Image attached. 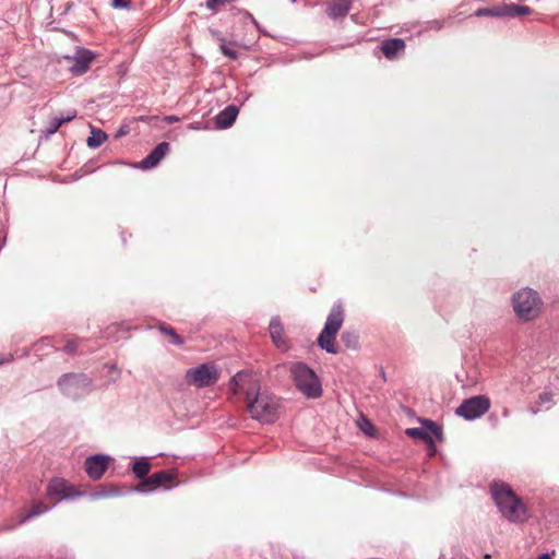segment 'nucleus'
Listing matches in <instances>:
<instances>
[{
	"label": "nucleus",
	"mask_w": 559,
	"mask_h": 559,
	"mask_svg": "<svg viewBox=\"0 0 559 559\" xmlns=\"http://www.w3.org/2000/svg\"><path fill=\"white\" fill-rule=\"evenodd\" d=\"M52 507H46L43 502H35L31 507L29 511L23 513L20 519V523H25L35 516L48 512Z\"/></svg>",
	"instance_id": "21"
},
{
	"label": "nucleus",
	"mask_w": 559,
	"mask_h": 559,
	"mask_svg": "<svg viewBox=\"0 0 559 559\" xmlns=\"http://www.w3.org/2000/svg\"><path fill=\"white\" fill-rule=\"evenodd\" d=\"M289 372L297 390L307 399H318L322 395L321 380L316 371L306 362L295 361L289 365Z\"/></svg>",
	"instance_id": "2"
},
{
	"label": "nucleus",
	"mask_w": 559,
	"mask_h": 559,
	"mask_svg": "<svg viewBox=\"0 0 559 559\" xmlns=\"http://www.w3.org/2000/svg\"><path fill=\"white\" fill-rule=\"evenodd\" d=\"M180 119L178 116H165L164 121L167 123H175L178 122Z\"/></svg>",
	"instance_id": "38"
},
{
	"label": "nucleus",
	"mask_w": 559,
	"mask_h": 559,
	"mask_svg": "<svg viewBox=\"0 0 559 559\" xmlns=\"http://www.w3.org/2000/svg\"><path fill=\"white\" fill-rule=\"evenodd\" d=\"M248 411L251 417L264 424L275 421L277 415L276 400L266 393H261L255 388L246 391Z\"/></svg>",
	"instance_id": "3"
},
{
	"label": "nucleus",
	"mask_w": 559,
	"mask_h": 559,
	"mask_svg": "<svg viewBox=\"0 0 559 559\" xmlns=\"http://www.w3.org/2000/svg\"><path fill=\"white\" fill-rule=\"evenodd\" d=\"M406 433L407 436L409 437H414V438H418V439H421V440H425L426 442L432 444L433 441L429 435L428 431H426L425 429L423 428H408L406 430Z\"/></svg>",
	"instance_id": "26"
},
{
	"label": "nucleus",
	"mask_w": 559,
	"mask_h": 559,
	"mask_svg": "<svg viewBox=\"0 0 559 559\" xmlns=\"http://www.w3.org/2000/svg\"><path fill=\"white\" fill-rule=\"evenodd\" d=\"M474 15L477 17H503V5L495 8H479L475 11Z\"/></svg>",
	"instance_id": "23"
},
{
	"label": "nucleus",
	"mask_w": 559,
	"mask_h": 559,
	"mask_svg": "<svg viewBox=\"0 0 559 559\" xmlns=\"http://www.w3.org/2000/svg\"><path fill=\"white\" fill-rule=\"evenodd\" d=\"M537 559H551L550 555L545 552V554H542Z\"/></svg>",
	"instance_id": "40"
},
{
	"label": "nucleus",
	"mask_w": 559,
	"mask_h": 559,
	"mask_svg": "<svg viewBox=\"0 0 559 559\" xmlns=\"http://www.w3.org/2000/svg\"><path fill=\"white\" fill-rule=\"evenodd\" d=\"M111 7L114 9H129L131 3L129 0H111Z\"/></svg>",
	"instance_id": "33"
},
{
	"label": "nucleus",
	"mask_w": 559,
	"mask_h": 559,
	"mask_svg": "<svg viewBox=\"0 0 559 559\" xmlns=\"http://www.w3.org/2000/svg\"><path fill=\"white\" fill-rule=\"evenodd\" d=\"M269 332H270V336H271L274 345L278 349H281L283 352L288 350L289 346H288L287 341L283 337L284 328H283L280 317H273L271 319L270 324H269Z\"/></svg>",
	"instance_id": "14"
},
{
	"label": "nucleus",
	"mask_w": 559,
	"mask_h": 559,
	"mask_svg": "<svg viewBox=\"0 0 559 559\" xmlns=\"http://www.w3.org/2000/svg\"><path fill=\"white\" fill-rule=\"evenodd\" d=\"M359 428L361 431H364L366 435L372 436L373 435V425L371 421L365 417L361 418V421L359 423Z\"/></svg>",
	"instance_id": "29"
},
{
	"label": "nucleus",
	"mask_w": 559,
	"mask_h": 559,
	"mask_svg": "<svg viewBox=\"0 0 559 559\" xmlns=\"http://www.w3.org/2000/svg\"><path fill=\"white\" fill-rule=\"evenodd\" d=\"M110 457L105 454H93L86 457L84 462L85 472L93 480H98L103 477L108 468Z\"/></svg>",
	"instance_id": "10"
},
{
	"label": "nucleus",
	"mask_w": 559,
	"mask_h": 559,
	"mask_svg": "<svg viewBox=\"0 0 559 559\" xmlns=\"http://www.w3.org/2000/svg\"><path fill=\"white\" fill-rule=\"evenodd\" d=\"M110 370H114L116 371L117 373H120V371L118 370V368L114 365L109 366Z\"/></svg>",
	"instance_id": "41"
},
{
	"label": "nucleus",
	"mask_w": 559,
	"mask_h": 559,
	"mask_svg": "<svg viewBox=\"0 0 559 559\" xmlns=\"http://www.w3.org/2000/svg\"><path fill=\"white\" fill-rule=\"evenodd\" d=\"M189 129H192V130H200L201 127H200V123L199 122H194V123H191L189 126Z\"/></svg>",
	"instance_id": "39"
},
{
	"label": "nucleus",
	"mask_w": 559,
	"mask_h": 559,
	"mask_svg": "<svg viewBox=\"0 0 559 559\" xmlns=\"http://www.w3.org/2000/svg\"><path fill=\"white\" fill-rule=\"evenodd\" d=\"M76 114H78L76 110L72 109V110L68 111L67 116H61L59 118H60V120H62V123H66V122L73 120L76 117Z\"/></svg>",
	"instance_id": "35"
},
{
	"label": "nucleus",
	"mask_w": 559,
	"mask_h": 559,
	"mask_svg": "<svg viewBox=\"0 0 559 559\" xmlns=\"http://www.w3.org/2000/svg\"><path fill=\"white\" fill-rule=\"evenodd\" d=\"M62 124L63 123H62V120H60V118H53L52 120L49 121L48 127L41 131L43 136H45L46 139L50 138L52 134H55L59 130V128Z\"/></svg>",
	"instance_id": "27"
},
{
	"label": "nucleus",
	"mask_w": 559,
	"mask_h": 559,
	"mask_svg": "<svg viewBox=\"0 0 559 559\" xmlns=\"http://www.w3.org/2000/svg\"><path fill=\"white\" fill-rule=\"evenodd\" d=\"M95 55L87 49H80L76 51L73 57V62L70 66V70L74 75H81L87 72L90 69L91 62L93 61Z\"/></svg>",
	"instance_id": "13"
},
{
	"label": "nucleus",
	"mask_w": 559,
	"mask_h": 559,
	"mask_svg": "<svg viewBox=\"0 0 559 559\" xmlns=\"http://www.w3.org/2000/svg\"><path fill=\"white\" fill-rule=\"evenodd\" d=\"M344 309L341 302L332 306L330 313L324 323V328L318 336L317 343L320 348L329 354H337L338 349L334 345L336 334L341 330L344 322Z\"/></svg>",
	"instance_id": "4"
},
{
	"label": "nucleus",
	"mask_w": 559,
	"mask_h": 559,
	"mask_svg": "<svg viewBox=\"0 0 559 559\" xmlns=\"http://www.w3.org/2000/svg\"><path fill=\"white\" fill-rule=\"evenodd\" d=\"M78 349V343L76 341H73V340H70L66 343L64 347H63V350L67 353V354H74Z\"/></svg>",
	"instance_id": "34"
},
{
	"label": "nucleus",
	"mask_w": 559,
	"mask_h": 559,
	"mask_svg": "<svg viewBox=\"0 0 559 559\" xmlns=\"http://www.w3.org/2000/svg\"><path fill=\"white\" fill-rule=\"evenodd\" d=\"M151 471V463L148 462V459L145 456H142L138 459L133 465H132V472L135 475L136 478L144 480L146 477H148V473Z\"/></svg>",
	"instance_id": "19"
},
{
	"label": "nucleus",
	"mask_w": 559,
	"mask_h": 559,
	"mask_svg": "<svg viewBox=\"0 0 559 559\" xmlns=\"http://www.w3.org/2000/svg\"><path fill=\"white\" fill-rule=\"evenodd\" d=\"M551 397H552L551 393L546 392V393L540 394L539 395V404L544 405L546 403H549L551 401Z\"/></svg>",
	"instance_id": "36"
},
{
	"label": "nucleus",
	"mask_w": 559,
	"mask_h": 559,
	"mask_svg": "<svg viewBox=\"0 0 559 559\" xmlns=\"http://www.w3.org/2000/svg\"><path fill=\"white\" fill-rule=\"evenodd\" d=\"M169 148L170 145L168 142H160L145 158L140 162L139 168L142 170H150L155 168L167 155Z\"/></svg>",
	"instance_id": "11"
},
{
	"label": "nucleus",
	"mask_w": 559,
	"mask_h": 559,
	"mask_svg": "<svg viewBox=\"0 0 559 559\" xmlns=\"http://www.w3.org/2000/svg\"><path fill=\"white\" fill-rule=\"evenodd\" d=\"M159 330L162 333L171 336V343L174 345L180 346L185 343L183 338L179 334H177V332L171 326L166 325V324H160Z\"/></svg>",
	"instance_id": "25"
},
{
	"label": "nucleus",
	"mask_w": 559,
	"mask_h": 559,
	"mask_svg": "<svg viewBox=\"0 0 559 559\" xmlns=\"http://www.w3.org/2000/svg\"><path fill=\"white\" fill-rule=\"evenodd\" d=\"M3 362H4V360L2 358H0V365L3 364Z\"/></svg>",
	"instance_id": "42"
},
{
	"label": "nucleus",
	"mask_w": 559,
	"mask_h": 559,
	"mask_svg": "<svg viewBox=\"0 0 559 559\" xmlns=\"http://www.w3.org/2000/svg\"><path fill=\"white\" fill-rule=\"evenodd\" d=\"M352 8V0H331L326 7V14L332 20L344 19Z\"/></svg>",
	"instance_id": "15"
},
{
	"label": "nucleus",
	"mask_w": 559,
	"mask_h": 559,
	"mask_svg": "<svg viewBox=\"0 0 559 559\" xmlns=\"http://www.w3.org/2000/svg\"><path fill=\"white\" fill-rule=\"evenodd\" d=\"M126 493L123 488L109 485V486H99L95 490L90 493L91 499L99 500L106 498L120 497Z\"/></svg>",
	"instance_id": "18"
},
{
	"label": "nucleus",
	"mask_w": 559,
	"mask_h": 559,
	"mask_svg": "<svg viewBox=\"0 0 559 559\" xmlns=\"http://www.w3.org/2000/svg\"><path fill=\"white\" fill-rule=\"evenodd\" d=\"M129 132V127L127 124L121 126L116 132V138H121Z\"/></svg>",
	"instance_id": "37"
},
{
	"label": "nucleus",
	"mask_w": 559,
	"mask_h": 559,
	"mask_svg": "<svg viewBox=\"0 0 559 559\" xmlns=\"http://www.w3.org/2000/svg\"><path fill=\"white\" fill-rule=\"evenodd\" d=\"M491 497L501 515L511 523H523L528 519L527 509L522 499L504 483L490 485Z\"/></svg>",
	"instance_id": "1"
},
{
	"label": "nucleus",
	"mask_w": 559,
	"mask_h": 559,
	"mask_svg": "<svg viewBox=\"0 0 559 559\" xmlns=\"http://www.w3.org/2000/svg\"><path fill=\"white\" fill-rule=\"evenodd\" d=\"M57 384L63 395L78 400L90 393L92 380L84 373H66Z\"/></svg>",
	"instance_id": "7"
},
{
	"label": "nucleus",
	"mask_w": 559,
	"mask_h": 559,
	"mask_svg": "<svg viewBox=\"0 0 559 559\" xmlns=\"http://www.w3.org/2000/svg\"><path fill=\"white\" fill-rule=\"evenodd\" d=\"M292 2H296L297 0H290Z\"/></svg>",
	"instance_id": "43"
},
{
	"label": "nucleus",
	"mask_w": 559,
	"mask_h": 559,
	"mask_svg": "<svg viewBox=\"0 0 559 559\" xmlns=\"http://www.w3.org/2000/svg\"><path fill=\"white\" fill-rule=\"evenodd\" d=\"M46 495L49 498H56L57 501H62L83 496L84 492L75 490L66 479L53 478L47 486Z\"/></svg>",
	"instance_id": "9"
},
{
	"label": "nucleus",
	"mask_w": 559,
	"mask_h": 559,
	"mask_svg": "<svg viewBox=\"0 0 559 559\" xmlns=\"http://www.w3.org/2000/svg\"><path fill=\"white\" fill-rule=\"evenodd\" d=\"M221 368L214 362H204L190 368L185 373V382L189 386L203 389L214 385L221 378Z\"/></svg>",
	"instance_id": "6"
},
{
	"label": "nucleus",
	"mask_w": 559,
	"mask_h": 559,
	"mask_svg": "<svg viewBox=\"0 0 559 559\" xmlns=\"http://www.w3.org/2000/svg\"><path fill=\"white\" fill-rule=\"evenodd\" d=\"M489 408V399L485 395H477L464 400L455 409V414L466 420H475L486 414Z\"/></svg>",
	"instance_id": "8"
},
{
	"label": "nucleus",
	"mask_w": 559,
	"mask_h": 559,
	"mask_svg": "<svg viewBox=\"0 0 559 559\" xmlns=\"http://www.w3.org/2000/svg\"><path fill=\"white\" fill-rule=\"evenodd\" d=\"M512 305L515 314L521 320L530 321L538 314L542 301L537 292L532 288H523L513 295Z\"/></svg>",
	"instance_id": "5"
},
{
	"label": "nucleus",
	"mask_w": 559,
	"mask_h": 559,
	"mask_svg": "<svg viewBox=\"0 0 559 559\" xmlns=\"http://www.w3.org/2000/svg\"><path fill=\"white\" fill-rule=\"evenodd\" d=\"M243 376H245V373L242 371H239L230 378L229 385L235 394H238L243 388V384H242Z\"/></svg>",
	"instance_id": "28"
},
{
	"label": "nucleus",
	"mask_w": 559,
	"mask_h": 559,
	"mask_svg": "<svg viewBox=\"0 0 559 559\" xmlns=\"http://www.w3.org/2000/svg\"><path fill=\"white\" fill-rule=\"evenodd\" d=\"M428 428L430 430V432L439 440L441 441L442 440V429L440 426H438L436 423L433 421H428Z\"/></svg>",
	"instance_id": "30"
},
{
	"label": "nucleus",
	"mask_w": 559,
	"mask_h": 559,
	"mask_svg": "<svg viewBox=\"0 0 559 559\" xmlns=\"http://www.w3.org/2000/svg\"><path fill=\"white\" fill-rule=\"evenodd\" d=\"M382 53L390 60L402 55L405 50V41L402 38H389L381 43Z\"/></svg>",
	"instance_id": "16"
},
{
	"label": "nucleus",
	"mask_w": 559,
	"mask_h": 559,
	"mask_svg": "<svg viewBox=\"0 0 559 559\" xmlns=\"http://www.w3.org/2000/svg\"><path fill=\"white\" fill-rule=\"evenodd\" d=\"M107 140V134L99 129H92L91 135L87 139V145L91 148L100 146Z\"/></svg>",
	"instance_id": "22"
},
{
	"label": "nucleus",
	"mask_w": 559,
	"mask_h": 559,
	"mask_svg": "<svg viewBox=\"0 0 559 559\" xmlns=\"http://www.w3.org/2000/svg\"><path fill=\"white\" fill-rule=\"evenodd\" d=\"M532 12V9L527 5L516 4V3H509L503 4V16L508 17H515V16H523L527 15Z\"/></svg>",
	"instance_id": "20"
},
{
	"label": "nucleus",
	"mask_w": 559,
	"mask_h": 559,
	"mask_svg": "<svg viewBox=\"0 0 559 559\" xmlns=\"http://www.w3.org/2000/svg\"><path fill=\"white\" fill-rule=\"evenodd\" d=\"M221 51L224 56L228 57L231 60L238 59V52L235 49H231L224 44L221 45Z\"/></svg>",
	"instance_id": "31"
},
{
	"label": "nucleus",
	"mask_w": 559,
	"mask_h": 559,
	"mask_svg": "<svg viewBox=\"0 0 559 559\" xmlns=\"http://www.w3.org/2000/svg\"><path fill=\"white\" fill-rule=\"evenodd\" d=\"M341 338L347 348L357 349L359 346L358 335L354 332L344 331Z\"/></svg>",
	"instance_id": "24"
},
{
	"label": "nucleus",
	"mask_w": 559,
	"mask_h": 559,
	"mask_svg": "<svg viewBox=\"0 0 559 559\" xmlns=\"http://www.w3.org/2000/svg\"><path fill=\"white\" fill-rule=\"evenodd\" d=\"M175 479V475L169 471H159L154 473L153 475L146 477L144 480L140 481V484L131 488L130 491L144 492V487L150 486L152 489L158 488L159 486L173 481Z\"/></svg>",
	"instance_id": "12"
},
{
	"label": "nucleus",
	"mask_w": 559,
	"mask_h": 559,
	"mask_svg": "<svg viewBox=\"0 0 559 559\" xmlns=\"http://www.w3.org/2000/svg\"><path fill=\"white\" fill-rule=\"evenodd\" d=\"M231 0H207L205 5L209 10L216 11L222 4L229 3Z\"/></svg>",
	"instance_id": "32"
},
{
	"label": "nucleus",
	"mask_w": 559,
	"mask_h": 559,
	"mask_svg": "<svg viewBox=\"0 0 559 559\" xmlns=\"http://www.w3.org/2000/svg\"><path fill=\"white\" fill-rule=\"evenodd\" d=\"M239 108L236 105H228L215 117L218 129H228L236 121Z\"/></svg>",
	"instance_id": "17"
}]
</instances>
